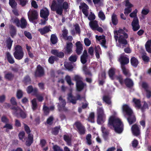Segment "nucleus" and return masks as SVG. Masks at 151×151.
I'll return each mask as SVG.
<instances>
[{"label":"nucleus","mask_w":151,"mask_h":151,"mask_svg":"<svg viewBox=\"0 0 151 151\" xmlns=\"http://www.w3.org/2000/svg\"><path fill=\"white\" fill-rule=\"evenodd\" d=\"M112 112L114 115L109 118L108 125L110 128L114 129L116 132L121 133L123 130V124L119 119L116 116L117 113L114 111H113Z\"/></svg>","instance_id":"1"},{"label":"nucleus","mask_w":151,"mask_h":151,"mask_svg":"<svg viewBox=\"0 0 151 151\" xmlns=\"http://www.w3.org/2000/svg\"><path fill=\"white\" fill-rule=\"evenodd\" d=\"M114 37L116 41L117 42L118 39L119 44V45H117V46L121 47L122 45L123 46L122 47H123L125 45L127 44V42L126 39L128 38V35L123 30L119 29L118 31H114Z\"/></svg>","instance_id":"2"},{"label":"nucleus","mask_w":151,"mask_h":151,"mask_svg":"<svg viewBox=\"0 0 151 151\" xmlns=\"http://www.w3.org/2000/svg\"><path fill=\"white\" fill-rule=\"evenodd\" d=\"M124 114L128 116L127 119L130 124H132L136 121V119L132 109L127 104L124 105L122 107Z\"/></svg>","instance_id":"3"},{"label":"nucleus","mask_w":151,"mask_h":151,"mask_svg":"<svg viewBox=\"0 0 151 151\" xmlns=\"http://www.w3.org/2000/svg\"><path fill=\"white\" fill-rule=\"evenodd\" d=\"M119 61L122 65L121 67L123 73L126 76H129L131 75L128 70L126 69L124 65L128 63L129 62V59L126 56L121 55L119 59Z\"/></svg>","instance_id":"4"},{"label":"nucleus","mask_w":151,"mask_h":151,"mask_svg":"<svg viewBox=\"0 0 151 151\" xmlns=\"http://www.w3.org/2000/svg\"><path fill=\"white\" fill-rule=\"evenodd\" d=\"M14 48L15 51L13 55L15 58L18 60L22 59L24 55V53L22 47L17 45L15 46Z\"/></svg>","instance_id":"5"},{"label":"nucleus","mask_w":151,"mask_h":151,"mask_svg":"<svg viewBox=\"0 0 151 151\" xmlns=\"http://www.w3.org/2000/svg\"><path fill=\"white\" fill-rule=\"evenodd\" d=\"M73 79L76 81V88L78 91H81L86 86V84L82 82V78L79 75H75Z\"/></svg>","instance_id":"6"},{"label":"nucleus","mask_w":151,"mask_h":151,"mask_svg":"<svg viewBox=\"0 0 151 151\" xmlns=\"http://www.w3.org/2000/svg\"><path fill=\"white\" fill-rule=\"evenodd\" d=\"M115 69L114 68H111L109 71V77L112 79H114L118 81L121 84L123 83L122 81V78L121 76L119 75L118 76H115L114 73H115Z\"/></svg>","instance_id":"7"},{"label":"nucleus","mask_w":151,"mask_h":151,"mask_svg":"<svg viewBox=\"0 0 151 151\" xmlns=\"http://www.w3.org/2000/svg\"><path fill=\"white\" fill-rule=\"evenodd\" d=\"M13 113L15 115L17 116H20L22 118H25L26 117L25 114L20 108L17 107H14L12 108Z\"/></svg>","instance_id":"8"},{"label":"nucleus","mask_w":151,"mask_h":151,"mask_svg":"<svg viewBox=\"0 0 151 151\" xmlns=\"http://www.w3.org/2000/svg\"><path fill=\"white\" fill-rule=\"evenodd\" d=\"M13 22L18 27H20L22 28H24L26 27L27 23L26 20L24 18H22L21 20V23H20L19 20L17 18L14 19V20L12 19Z\"/></svg>","instance_id":"9"},{"label":"nucleus","mask_w":151,"mask_h":151,"mask_svg":"<svg viewBox=\"0 0 151 151\" xmlns=\"http://www.w3.org/2000/svg\"><path fill=\"white\" fill-rule=\"evenodd\" d=\"M38 12L36 10H30L28 13L29 19L30 22H32L38 18Z\"/></svg>","instance_id":"10"},{"label":"nucleus","mask_w":151,"mask_h":151,"mask_svg":"<svg viewBox=\"0 0 151 151\" xmlns=\"http://www.w3.org/2000/svg\"><path fill=\"white\" fill-rule=\"evenodd\" d=\"M51 10L53 11L56 10L57 14L60 15L62 14L63 12L62 7L59 5H57L56 2L55 1H53L51 6Z\"/></svg>","instance_id":"11"},{"label":"nucleus","mask_w":151,"mask_h":151,"mask_svg":"<svg viewBox=\"0 0 151 151\" xmlns=\"http://www.w3.org/2000/svg\"><path fill=\"white\" fill-rule=\"evenodd\" d=\"M74 127H76L79 133L81 134H83L85 133V128L79 122H76L74 125Z\"/></svg>","instance_id":"12"},{"label":"nucleus","mask_w":151,"mask_h":151,"mask_svg":"<svg viewBox=\"0 0 151 151\" xmlns=\"http://www.w3.org/2000/svg\"><path fill=\"white\" fill-rule=\"evenodd\" d=\"M59 102L58 105V108L60 111H65L66 109L65 107V106L66 104V101L61 96H60L59 99Z\"/></svg>","instance_id":"13"},{"label":"nucleus","mask_w":151,"mask_h":151,"mask_svg":"<svg viewBox=\"0 0 151 151\" xmlns=\"http://www.w3.org/2000/svg\"><path fill=\"white\" fill-rule=\"evenodd\" d=\"M89 25L93 30H96L100 32H102L103 29L101 27H99L97 23V22L94 20L89 22Z\"/></svg>","instance_id":"14"},{"label":"nucleus","mask_w":151,"mask_h":151,"mask_svg":"<svg viewBox=\"0 0 151 151\" xmlns=\"http://www.w3.org/2000/svg\"><path fill=\"white\" fill-rule=\"evenodd\" d=\"M98 117L97 122L99 124H101L103 122V110L102 108H98Z\"/></svg>","instance_id":"15"},{"label":"nucleus","mask_w":151,"mask_h":151,"mask_svg":"<svg viewBox=\"0 0 151 151\" xmlns=\"http://www.w3.org/2000/svg\"><path fill=\"white\" fill-rule=\"evenodd\" d=\"M125 6L127 7V8L124 9V14L125 15H127L131 12L132 10L131 8L133 7V5L130 3L129 0L125 1Z\"/></svg>","instance_id":"16"},{"label":"nucleus","mask_w":151,"mask_h":151,"mask_svg":"<svg viewBox=\"0 0 151 151\" xmlns=\"http://www.w3.org/2000/svg\"><path fill=\"white\" fill-rule=\"evenodd\" d=\"M132 25L133 30L137 31L140 28V26L139 23V20L137 17H134L132 23Z\"/></svg>","instance_id":"17"},{"label":"nucleus","mask_w":151,"mask_h":151,"mask_svg":"<svg viewBox=\"0 0 151 151\" xmlns=\"http://www.w3.org/2000/svg\"><path fill=\"white\" fill-rule=\"evenodd\" d=\"M49 12L48 9L46 8H43L41 10L40 12V16L41 17L44 18L46 20H47V17L49 15Z\"/></svg>","instance_id":"18"},{"label":"nucleus","mask_w":151,"mask_h":151,"mask_svg":"<svg viewBox=\"0 0 151 151\" xmlns=\"http://www.w3.org/2000/svg\"><path fill=\"white\" fill-rule=\"evenodd\" d=\"M76 99L74 97L72 96L71 93H69L68 95V101L71 102L73 104H75L76 103V100H81V97L80 96L78 95L76 96Z\"/></svg>","instance_id":"19"},{"label":"nucleus","mask_w":151,"mask_h":151,"mask_svg":"<svg viewBox=\"0 0 151 151\" xmlns=\"http://www.w3.org/2000/svg\"><path fill=\"white\" fill-rule=\"evenodd\" d=\"M80 8H82V11L83 13L87 17L88 15V7L85 3H82L81 4V6H79Z\"/></svg>","instance_id":"20"},{"label":"nucleus","mask_w":151,"mask_h":151,"mask_svg":"<svg viewBox=\"0 0 151 151\" xmlns=\"http://www.w3.org/2000/svg\"><path fill=\"white\" fill-rule=\"evenodd\" d=\"M132 131L133 135L137 136L140 134L139 128L136 124L133 125L132 127Z\"/></svg>","instance_id":"21"},{"label":"nucleus","mask_w":151,"mask_h":151,"mask_svg":"<svg viewBox=\"0 0 151 151\" xmlns=\"http://www.w3.org/2000/svg\"><path fill=\"white\" fill-rule=\"evenodd\" d=\"M44 74V71L43 68L40 65H38L35 72L36 76H41Z\"/></svg>","instance_id":"22"},{"label":"nucleus","mask_w":151,"mask_h":151,"mask_svg":"<svg viewBox=\"0 0 151 151\" xmlns=\"http://www.w3.org/2000/svg\"><path fill=\"white\" fill-rule=\"evenodd\" d=\"M50 26L48 27L45 26L43 28H41L38 29V31L42 35H43L49 32L51 30L50 29Z\"/></svg>","instance_id":"23"},{"label":"nucleus","mask_w":151,"mask_h":151,"mask_svg":"<svg viewBox=\"0 0 151 151\" xmlns=\"http://www.w3.org/2000/svg\"><path fill=\"white\" fill-rule=\"evenodd\" d=\"M76 52L78 54H80L83 50L82 45L79 41L76 42Z\"/></svg>","instance_id":"24"},{"label":"nucleus","mask_w":151,"mask_h":151,"mask_svg":"<svg viewBox=\"0 0 151 151\" xmlns=\"http://www.w3.org/2000/svg\"><path fill=\"white\" fill-rule=\"evenodd\" d=\"M33 141V135L32 134H29L28 138L27 139L26 142V145L29 146L32 143Z\"/></svg>","instance_id":"25"},{"label":"nucleus","mask_w":151,"mask_h":151,"mask_svg":"<svg viewBox=\"0 0 151 151\" xmlns=\"http://www.w3.org/2000/svg\"><path fill=\"white\" fill-rule=\"evenodd\" d=\"M122 81L123 83L122 85H123L124 82L126 85L128 87L131 88L133 85L134 83L133 81L129 78L126 79L124 81L123 80Z\"/></svg>","instance_id":"26"},{"label":"nucleus","mask_w":151,"mask_h":151,"mask_svg":"<svg viewBox=\"0 0 151 151\" xmlns=\"http://www.w3.org/2000/svg\"><path fill=\"white\" fill-rule=\"evenodd\" d=\"M134 106L137 109H139L141 107L140 101L139 99L134 98L133 99Z\"/></svg>","instance_id":"27"},{"label":"nucleus","mask_w":151,"mask_h":151,"mask_svg":"<svg viewBox=\"0 0 151 151\" xmlns=\"http://www.w3.org/2000/svg\"><path fill=\"white\" fill-rule=\"evenodd\" d=\"M73 44L71 42L67 43L66 47L65 48V52L68 53H70L72 51Z\"/></svg>","instance_id":"28"},{"label":"nucleus","mask_w":151,"mask_h":151,"mask_svg":"<svg viewBox=\"0 0 151 151\" xmlns=\"http://www.w3.org/2000/svg\"><path fill=\"white\" fill-rule=\"evenodd\" d=\"M145 48L147 51L151 53V40L147 41L145 45Z\"/></svg>","instance_id":"29"},{"label":"nucleus","mask_w":151,"mask_h":151,"mask_svg":"<svg viewBox=\"0 0 151 151\" xmlns=\"http://www.w3.org/2000/svg\"><path fill=\"white\" fill-rule=\"evenodd\" d=\"M6 56L8 61L11 64H13L14 62V60L11 54L9 52L6 53Z\"/></svg>","instance_id":"30"},{"label":"nucleus","mask_w":151,"mask_h":151,"mask_svg":"<svg viewBox=\"0 0 151 151\" xmlns=\"http://www.w3.org/2000/svg\"><path fill=\"white\" fill-rule=\"evenodd\" d=\"M87 57V53L86 51H84L83 55L81 57V61L82 63H85L86 62Z\"/></svg>","instance_id":"31"},{"label":"nucleus","mask_w":151,"mask_h":151,"mask_svg":"<svg viewBox=\"0 0 151 151\" xmlns=\"http://www.w3.org/2000/svg\"><path fill=\"white\" fill-rule=\"evenodd\" d=\"M131 63L132 65L135 67L137 66L139 63V62L137 59L134 57L131 59Z\"/></svg>","instance_id":"32"},{"label":"nucleus","mask_w":151,"mask_h":151,"mask_svg":"<svg viewBox=\"0 0 151 151\" xmlns=\"http://www.w3.org/2000/svg\"><path fill=\"white\" fill-rule=\"evenodd\" d=\"M96 39L99 42L100 44L104 47V36L103 35L98 36H96Z\"/></svg>","instance_id":"33"},{"label":"nucleus","mask_w":151,"mask_h":151,"mask_svg":"<svg viewBox=\"0 0 151 151\" xmlns=\"http://www.w3.org/2000/svg\"><path fill=\"white\" fill-rule=\"evenodd\" d=\"M111 97L109 95H104V102L108 105H110L111 104Z\"/></svg>","instance_id":"34"},{"label":"nucleus","mask_w":151,"mask_h":151,"mask_svg":"<svg viewBox=\"0 0 151 151\" xmlns=\"http://www.w3.org/2000/svg\"><path fill=\"white\" fill-rule=\"evenodd\" d=\"M111 20L113 24L114 25H116L117 24L118 20L116 15L114 14H113L112 15Z\"/></svg>","instance_id":"35"},{"label":"nucleus","mask_w":151,"mask_h":151,"mask_svg":"<svg viewBox=\"0 0 151 151\" xmlns=\"http://www.w3.org/2000/svg\"><path fill=\"white\" fill-rule=\"evenodd\" d=\"M54 106H52L50 107V109H49L47 107L45 106L44 105L43 110L45 114L47 115L48 114L50 110H53L54 109Z\"/></svg>","instance_id":"36"},{"label":"nucleus","mask_w":151,"mask_h":151,"mask_svg":"<svg viewBox=\"0 0 151 151\" xmlns=\"http://www.w3.org/2000/svg\"><path fill=\"white\" fill-rule=\"evenodd\" d=\"M3 128H6V132H8L9 130H11L13 129L12 124H11L7 123L3 127Z\"/></svg>","instance_id":"37"},{"label":"nucleus","mask_w":151,"mask_h":151,"mask_svg":"<svg viewBox=\"0 0 151 151\" xmlns=\"http://www.w3.org/2000/svg\"><path fill=\"white\" fill-rule=\"evenodd\" d=\"M96 52V58H98L99 57V54L101 52V50L99 46H98L95 48Z\"/></svg>","instance_id":"38"},{"label":"nucleus","mask_w":151,"mask_h":151,"mask_svg":"<svg viewBox=\"0 0 151 151\" xmlns=\"http://www.w3.org/2000/svg\"><path fill=\"white\" fill-rule=\"evenodd\" d=\"M64 139L65 140L67 143V145H71V137L68 135H65L64 137Z\"/></svg>","instance_id":"39"},{"label":"nucleus","mask_w":151,"mask_h":151,"mask_svg":"<svg viewBox=\"0 0 151 151\" xmlns=\"http://www.w3.org/2000/svg\"><path fill=\"white\" fill-rule=\"evenodd\" d=\"M149 9L148 8L146 7L143 8L141 12L142 16H144L147 15L149 13Z\"/></svg>","instance_id":"40"},{"label":"nucleus","mask_w":151,"mask_h":151,"mask_svg":"<svg viewBox=\"0 0 151 151\" xmlns=\"http://www.w3.org/2000/svg\"><path fill=\"white\" fill-rule=\"evenodd\" d=\"M32 104V107L33 110H35L37 107V99H34L31 101Z\"/></svg>","instance_id":"41"},{"label":"nucleus","mask_w":151,"mask_h":151,"mask_svg":"<svg viewBox=\"0 0 151 151\" xmlns=\"http://www.w3.org/2000/svg\"><path fill=\"white\" fill-rule=\"evenodd\" d=\"M50 40L53 44H55L57 42L58 38L55 35H52L51 36Z\"/></svg>","instance_id":"42"},{"label":"nucleus","mask_w":151,"mask_h":151,"mask_svg":"<svg viewBox=\"0 0 151 151\" xmlns=\"http://www.w3.org/2000/svg\"><path fill=\"white\" fill-rule=\"evenodd\" d=\"M10 33L11 36L12 37L13 36L16 34V29L13 26H11L10 27Z\"/></svg>","instance_id":"43"},{"label":"nucleus","mask_w":151,"mask_h":151,"mask_svg":"<svg viewBox=\"0 0 151 151\" xmlns=\"http://www.w3.org/2000/svg\"><path fill=\"white\" fill-rule=\"evenodd\" d=\"M13 41L10 38H9L6 40V46L9 49H10L11 47Z\"/></svg>","instance_id":"44"},{"label":"nucleus","mask_w":151,"mask_h":151,"mask_svg":"<svg viewBox=\"0 0 151 151\" xmlns=\"http://www.w3.org/2000/svg\"><path fill=\"white\" fill-rule=\"evenodd\" d=\"M94 113L93 112L91 113L89 115V117L88 118V120L91 122H94Z\"/></svg>","instance_id":"45"},{"label":"nucleus","mask_w":151,"mask_h":151,"mask_svg":"<svg viewBox=\"0 0 151 151\" xmlns=\"http://www.w3.org/2000/svg\"><path fill=\"white\" fill-rule=\"evenodd\" d=\"M27 91L28 93H30L33 91L37 92V89L36 88L33 89L32 86H29L27 87Z\"/></svg>","instance_id":"46"},{"label":"nucleus","mask_w":151,"mask_h":151,"mask_svg":"<svg viewBox=\"0 0 151 151\" xmlns=\"http://www.w3.org/2000/svg\"><path fill=\"white\" fill-rule=\"evenodd\" d=\"M65 79L67 82L70 86H71L73 85V83L71 82V78L70 76L68 75L67 76L65 77Z\"/></svg>","instance_id":"47"},{"label":"nucleus","mask_w":151,"mask_h":151,"mask_svg":"<svg viewBox=\"0 0 151 151\" xmlns=\"http://www.w3.org/2000/svg\"><path fill=\"white\" fill-rule=\"evenodd\" d=\"M91 135L90 134H88L86 137V139L87 143L89 145H90L91 144Z\"/></svg>","instance_id":"48"},{"label":"nucleus","mask_w":151,"mask_h":151,"mask_svg":"<svg viewBox=\"0 0 151 151\" xmlns=\"http://www.w3.org/2000/svg\"><path fill=\"white\" fill-rule=\"evenodd\" d=\"M9 4L13 8H15L17 5V4L14 0H9Z\"/></svg>","instance_id":"49"},{"label":"nucleus","mask_w":151,"mask_h":151,"mask_svg":"<svg viewBox=\"0 0 151 151\" xmlns=\"http://www.w3.org/2000/svg\"><path fill=\"white\" fill-rule=\"evenodd\" d=\"M60 126H58L53 129H52V134L55 135L57 134L60 129Z\"/></svg>","instance_id":"50"},{"label":"nucleus","mask_w":151,"mask_h":151,"mask_svg":"<svg viewBox=\"0 0 151 151\" xmlns=\"http://www.w3.org/2000/svg\"><path fill=\"white\" fill-rule=\"evenodd\" d=\"M12 77L13 75L11 73H8L5 74V77L6 79L10 80Z\"/></svg>","instance_id":"51"},{"label":"nucleus","mask_w":151,"mask_h":151,"mask_svg":"<svg viewBox=\"0 0 151 151\" xmlns=\"http://www.w3.org/2000/svg\"><path fill=\"white\" fill-rule=\"evenodd\" d=\"M84 42L85 45L87 46H89L91 44V41L88 38L84 39Z\"/></svg>","instance_id":"52"},{"label":"nucleus","mask_w":151,"mask_h":151,"mask_svg":"<svg viewBox=\"0 0 151 151\" xmlns=\"http://www.w3.org/2000/svg\"><path fill=\"white\" fill-rule=\"evenodd\" d=\"M148 104H147L145 102L143 106L141 108L140 107V108H141L142 111L143 112L145 110V109H148Z\"/></svg>","instance_id":"53"},{"label":"nucleus","mask_w":151,"mask_h":151,"mask_svg":"<svg viewBox=\"0 0 151 151\" xmlns=\"http://www.w3.org/2000/svg\"><path fill=\"white\" fill-rule=\"evenodd\" d=\"M25 134V133L24 132H20L19 134V139L22 140L23 142H24L23 140V138Z\"/></svg>","instance_id":"54"},{"label":"nucleus","mask_w":151,"mask_h":151,"mask_svg":"<svg viewBox=\"0 0 151 151\" xmlns=\"http://www.w3.org/2000/svg\"><path fill=\"white\" fill-rule=\"evenodd\" d=\"M53 151H63L62 149L57 145H54L53 146Z\"/></svg>","instance_id":"55"},{"label":"nucleus","mask_w":151,"mask_h":151,"mask_svg":"<svg viewBox=\"0 0 151 151\" xmlns=\"http://www.w3.org/2000/svg\"><path fill=\"white\" fill-rule=\"evenodd\" d=\"M64 65L65 68L69 70H71L73 68V67L71 64H68L67 63H65Z\"/></svg>","instance_id":"56"},{"label":"nucleus","mask_w":151,"mask_h":151,"mask_svg":"<svg viewBox=\"0 0 151 151\" xmlns=\"http://www.w3.org/2000/svg\"><path fill=\"white\" fill-rule=\"evenodd\" d=\"M22 91L19 90L17 93V96L18 99L21 98L22 96Z\"/></svg>","instance_id":"57"},{"label":"nucleus","mask_w":151,"mask_h":151,"mask_svg":"<svg viewBox=\"0 0 151 151\" xmlns=\"http://www.w3.org/2000/svg\"><path fill=\"white\" fill-rule=\"evenodd\" d=\"M98 16L102 20H104V13L102 11H100L99 13Z\"/></svg>","instance_id":"58"},{"label":"nucleus","mask_w":151,"mask_h":151,"mask_svg":"<svg viewBox=\"0 0 151 151\" xmlns=\"http://www.w3.org/2000/svg\"><path fill=\"white\" fill-rule=\"evenodd\" d=\"M1 120L2 122L5 123H8L9 122V119L4 116L2 117Z\"/></svg>","instance_id":"59"},{"label":"nucleus","mask_w":151,"mask_h":151,"mask_svg":"<svg viewBox=\"0 0 151 151\" xmlns=\"http://www.w3.org/2000/svg\"><path fill=\"white\" fill-rule=\"evenodd\" d=\"M62 32L63 37L64 39H66L67 35L68 33L67 30L66 29H65L62 31Z\"/></svg>","instance_id":"60"},{"label":"nucleus","mask_w":151,"mask_h":151,"mask_svg":"<svg viewBox=\"0 0 151 151\" xmlns=\"http://www.w3.org/2000/svg\"><path fill=\"white\" fill-rule=\"evenodd\" d=\"M20 2V4L22 6H25L27 2V0H17Z\"/></svg>","instance_id":"61"},{"label":"nucleus","mask_w":151,"mask_h":151,"mask_svg":"<svg viewBox=\"0 0 151 151\" xmlns=\"http://www.w3.org/2000/svg\"><path fill=\"white\" fill-rule=\"evenodd\" d=\"M55 57L53 56H51L48 59L49 63L51 64L53 63L55 59Z\"/></svg>","instance_id":"62"},{"label":"nucleus","mask_w":151,"mask_h":151,"mask_svg":"<svg viewBox=\"0 0 151 151\" xmlns=\"http://www.w3.org/2000/svg\"><path fill=\"white\" fill-rule=\"evenodd\" d=\"M77 59L76 56L74 55L70 56L69 58V60L71 61L75 62L76 60Z\"/></svg>","instance_id":"63"},{"label":"nucleus","mask_w":151,"mask_h":151,"mask_svg":"<svg viewBox=\"0 0 151 151\" xmlns=\"http://www.w3.org/2000/svg\"><path fill=\"white\" fill-rule=\"evenodd\" d=\"M95 16L91 12V14L88 16V19L90 20H93L95 19Z\"/></svg>","instance_id":"64"}]
</instances>
